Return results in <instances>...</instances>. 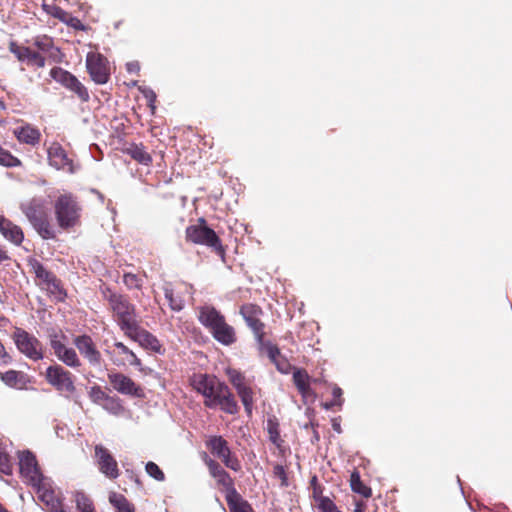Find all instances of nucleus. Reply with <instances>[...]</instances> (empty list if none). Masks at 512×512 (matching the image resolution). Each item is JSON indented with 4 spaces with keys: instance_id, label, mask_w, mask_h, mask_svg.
Instances as JSON below:
<instances>
[{
    "instance_id": "f257e3e1",
    "label": "nucleus",
    "mask_w": 512,
    "mask_h": 512,
    "mask_svg": "<svg viewBox=\"0 0 512 512\" xmlns=\"http://www.w3.org/2000/svg\"><path fill=\"white\" fill-rule=\"evenodd\" d=\"M192 388L204 397V406L210 409L220 408L225 413L234 415L239 406L230 388L215 375L207 373L194 374L190 378Z\"/></svg>"
},
{
    "instance_id": "f03ea898",
    "label": "nucleus",
    "mask_w": 512,
    "mask_h": 512,
    "mask_svg": "<svg viewBox=\"0 0 512 512\" xmlns=\"http://www.w3.org/2000/svg\"><path fill=\"white\" fill-rule=\"evenodd\" d=\"M103 300L107 303L108 310L112 314L113 320L123 333L131 330L138 321L137 308L130 301L126 294L118 293L110 287L105 286L101 289Z\"/></svg>"
},
{
    "instance_id": "7ed1b4c3",
    "label": "nucleus",
    "mask_w": 512,
    "mask_h": 512,
    "mask_svg": "<svg viewBox=\"0 0 512 512\" xmlns=\"http://www.w3.org/2000/svg\"><path fill=\"white\" fill-rule=\"evenodd\" d=\"M82 207L77 197L71 193H64L54 202V214L58 226L63 230H70L80 225Z\"/></svg>"
},
{
    "instance_id": "20e7f679",
    "label": "nucleus",
    "mask_w": 512,
    "mask_h": 512,
    "mask_svg": "<svg viewBox=\"0 0 512 512\" xmlns=\"http://www.w3.org/2000/svg\"><path fill=\"white\" fill-rule=\"evenodd\" d=\"M29 265L31 267V271L35 274L36 285L41 290L46 291L48 296L56 302L65 301L67 293L61 280L36 259L30 260Z\"/></svg>"
},
{
    "instance_id": "39448f33",
    "label": "nucleus",
    "mask_w": 512,
    "mask_h": 512,
    "mask_svg": "<svg viewBox=\"0 0 512 512\" xmlns=\"http://www.w3.org/2000/svg\"><path fill=\"white\" fill-rule=\"evenodd\" d=\"M186 241L197 245L210 247L222 259L225 257V247L216 232L207 226L204 218H199L197 223L190 225L185 230Z\"/></svg>"
},
{
    "instance_id": "423d86ee",
    "label": "nucleus",
    "mask_w": 512,
    "mask_h": 512,
    "mask_svg": "<svg viewBox=\"0 0 512 512\" xmlns=\"http://www.w3.org/2000/svg\"><path fill=\"white\" fill-rule=\"evenodd\" d=\"M20 208L34 229L43 239L55 238V231L51 227L43 201L33 198L30 201L21 204Z\"/></svg>"
},
{
    "instance_id": "0eeeda50",
    "label": "nucleus",
    "mask_w": 512,
    "mask_h": 512,
    "mask_svg": "<svg viewBox=\"0 0 512 512\" xmlns=\"http://www.w3.org/2000/svg\"><path fill=\"white\" fill-rule=\"evenodd\" d=\"M12 339L20 353L32 361L44 358V347L41 341L22 328H16Z\"/></svg>"
},
{
    "instance_id": "6e6552de",
    "label": "nucleus",
    "mask_w": 512,
    "mask_h": 512,
    "mask_svg": "<svg viewBox=\"0 0 512 512\" xmlns=\"http://www.w3.org/2000/svg\"><path fill=\"white\" fill-rule=\"evenodd\" d=\"M45 379L61 393L71 395L76 391L74 375L59 364L51 365L46 369Z\"/></svg>"
},
{
    "instance_id": "1a4fd4ad",
    "label": "nucleus",
    "mask_w": 512,
    "mask_h": 512,
    "mask_svg": "<svg viewBox=\"0 0 512 512\" xmlns=\"http://www.w3.org/2000/svg\"><path fill=\"white\" fill-rule=\"evenodd\" d=\"M106 353L115 366L130 365L136 367L139 372L146 373L141 359L123 342H114L112 349H107Z\"/></svg>"
},
{
    "instance_id": "9d476101",
    "label": "nucleus",
    "mask_w": 512,
    "mask_h": 512,
    "mask_svg": "<svg viewBox=\"0 0 512 512\" xmlns=\"http://www.w3.org/2000/svg\"><path fill=\"white\" fill-rule=\"evenodd\" d=\"M206 446L211 454L219 458L227 468L235 472L241 470L240 461L232 454L228 442L222 436H211L207 440Z\"/></svg>"
},
{
    "instance_id": "9b49d317",
    "label": "nucleus",
    "mask_w": 512,
    "mask_h": 512,
    "mask_svg": "<svg viewBox=\"0 0 512 512\" xmlns=\"http://www.w3.org/2000/svg\"><path fill=\"white\" fill-rule=\"evenodd\" d=\"M50 76L66 89L73 92L81 102L86 103L90 100L88 89L71 72L61 67H54L50 71Z\"/></svg>"
},
{
    "instance_id": "f8f14e48",
    "label": "nucleus",
    "mask_w": 512,
    "mask_h": 512,
    "mask_svg": "<svg viewBox=\"0 0 512 512\" xmlns=\"http://www.w3.org/2000/svg\"><path fill=\"white\" fill-rule=\"evenodd\" d=\"M86 68L92 81L106 84L110 79V65L105 56L98 52H89L86 56Z\"/></svg>"
},
{
    "instance_id": "ddd939ff",
    "label": "nucleus",
    "mask_w": 512,
    "mask_h": 512,
    "mask_svg": "<svg viewBox=\"0 0 512 512\" xmlns=\"http://www.w3.org/2000/svg\"><path fill=\"white\" fill-rule=\"evenodd\" d=\"M240 314L246 324L252 330L259 345H264L265 324L261 321L263 310L260 306L252 303L243 304L240 307Z\"/></svg>"
},
{
    "instance_id": "4468645a",
    "label": "nucleus",
    "mask_w": 512,
    "mask_h": 512,
    "mask_svg": "<svg viewBox=\"0 0 512 512\" xmlns=\"http://www.w3.org/2000/svg\"><path fill=\"white\" fill-rule=\"evenodd\" d=\"M108 381L115 391L135 398H144V389L132 378L121 372L108 373Z\"/></svg>"
},
{
    "instance_id": "2eb2a0df",
    "label": "nucleus",
    "mask_w": 512,
    "mask_h": 512,
    "mask_svg": "<svg viewBox=\"0 0 512 512\" xmlns=\"http://www.w3.org/2000/svg\"><path fill=\"white\" fill-rule=\"evenodd\" d=\"M73 344L90 366H101L103 362L102 354L90 335L82 334L75 336Z\"/></svg>"
},
{
    "instance_id": "dca6fc26",
    "label": "nucleus",
    "mask_w": 512,
    "mask_h": 512,
    "mask_svg": "<svg viewBox=\"0 0 512 512\" xmlns=\"http://www.w3.org/2000/svg\"><path fill=\"white\" fill-rule=\"evenodd\" d=\"M19 469L26 483L32 487L47 478L42 474L35 455L30 451H26L20 456Z\"/></svg>"
},
{
    "instance_id": "f3484780",
    "label": "nucleus",
    "mask_w": 512,
    "mask_h": 512,
    "mask_svg": "<svg viewBox=\"0 0 512 512\" xmlns=\"http://www.w3.org/2000/svg\"><path fill=\"white\" fill-rule=\"evenodd\" d=\"M49 343L51 349L53 350L55 356L64 363L66 366L71 368H79L82 365V362L77 355L74 348L67 347L60 339V336L57 333L50 334Z\"/></svg>"
},
{
    "instance_id": "a211bd4d",
    "label": "nucleus",
    "mask_w": 512,
    "mask_h": 512,
    "mask_svg": "<svg viewBox=\"0 0 512 512\" xmlns=\"http://www.w3.org/2000/svg\"><path fill=\"white\" fill-rule=\"evenodd\" d=\"M95 459L99 471L108 479L114 480L120 475L118 463L111 452L101 444L95 445Z\"/></svg>"
},
{
    "instance_id": "6ab92c4d",
    "label": "nucleus",
    "mask_w": 512,
    "mask_h": 512,
    "mask_svg": "<svg viewBox=\"0 0 512 512\" xmlns=\"http://www.w3.org/2000/svg\"><path fill=\"white\" fill-rule=\"evenodd\" d=\"M129 339L134 342H137L142 348L146 350H151L155 353H161L163 350L162 344L157 339L155 335H153L148 330L142 328L139 325V322L124 333Z\"/></svg>"
},
{
    "instance_id": "aec40b11",
    "label": "nucleus",
    "mask_w": 512,
    "mask_h": 512,
    "mask_svg": "<svg viewBox=\"0 0 512 512\" xmlns=\"http://www.w3.org/2000/svg\"><path fill=\"white\" fill-rule=\"evenodd\" d=\"M8 49L12 54H14L18 61L25 62L28 66L36 68L45 67V56L38 51L32 50L30 47L21 46L15 41H11Z\"/></svg>"
},
{
    "instance_id": "412c9836",
    "label": "nucleus",
    "mask_w": 512,
    "mask_h": 512,
    "mask_svg": "<svg viewBox=\"0 0 512 512\" xmlns=\"http://www.w3.org/2000/svg\"><path fill=\"white\" fill-rule=\"evenodd\" d=\"M206 464L210 475L216 480L219 486H222V490L225 492V499H228L232 496L235 497L238 491L236 490L234 480L229 475V473L226 472L222 466L213 459L207 460Z\"/></svg>"
},
{
    "instance_id": "4be33fe9",
    "label": "nucleus",
    "mask_w": 512,
    "mask_h": 512,
    "mask_svg": "<svg viewBox=\"0 0 512 512\" xmlns=\"http://www.w3.org/2000/svg\"><path fill=\"white\" fill-rule=\"evenodd\" d=\"M47 154L49 164L52 167L71 174L75 172L73 160L68 157L67 152L61 144L53 142L48 148Z\"/></svg>"
},
{
    "instance_id": "5701e85b",
    "label": "nucleus",
    "mask_w": 512,
    "mask_h": 512,
    "mask_svg": "<svg viewBox=\"0 0 512 512\" xmlns=\"http://www.w3.org/2000/svg\"><path fill=\"white\" fill-rule=\"evenodd\" d=\"M191 286L186 283H180L175 286L166 284L164 286L165 298L169 303V307L173 311H181L185 306V296L190 294Z\"/></svg>"
},
{
    "instance_id": "b1692460",
    "label": "nucleus",
    "mask_w": 512,
    "mask_h": 512,
    "mask_svg": "<svg viewBox=\"0 0 512 512\" xmlns=\"http://www.w3.org/2000/svg\"><path fill=\"white\" fill-rule=\"evenodd\" d=\"M292 380L304 403L313 402L316 399V393L311 388L312 379L305 369L294 368ZM316 381V379L313 380V382Z\"/></svg>"
},
{
    "instance_id": "393cba45",
    "label": "nucleus",
    "mask_w": 512,
    "mask_h": 512,
    "mask_svg": "<svg viewBox=\"0 0 512 512\" xmlns=\"http://www.w3.org/2000/svg\"><path fill=\"white\" fill-rule=\"evenodd\" d=\"M33 488L35 489L39 500L44 503L47 510H55L57 507H59V503L62 501L52 487L50 478H46L37 485L33 486Z\"/></svg>"
},
{
    "instance_id": "a878e982",
    "label": "nucleus",
    "mask_w": 512,
    "mask_h": 512,
    "mask_svg": "<svg viewBox=\"0 0 512 512\" xmlns=\"http://www.w3.org/2000/svg\"><path fill=\"white\" fill-rule=\"evenodd\" d=\"M0 233L6 240L17 246L21 245L24 240L22 228L3 215H0Z\"/></svg>"
},
{
    "instance_id": "bb28decb",
    "label": "nucleus",
    "mask_w": 512,
    "mask_h": 512,
    "mask_svg": "<svg viewBox=\"0 0 512 512\" xmlns=\"http://www.w3.org/2000/svg\"><path fill=\"white\" fill-rule=\"evenodd\" d=\"M210 333L216 341L225 346H230L237 341L235 329L226 322L225 317Z\"/></svg>"
},
{
    "instance_id": "cd10ccee",
    "label": "nucleus",
    "mask_w": 512,
    "mask_h": 512,
    "mask_svg": "<svg viewBox=\"0 0 512 512\" xmlns=\"http://www.w3.org/2000/svg\"><path fill=\"white\" fill-rule=\"evenodd\" d=\"M0 379L8 387L18 390L27 389V386L30 383L29 376L26 373L13 369L6 372H0Z\"/></svg>"
},
{
    "instance_id": "c85d7f7f",
    "label": "nucleus",
    "mask_w": 512,
    "mask_h": 512,
    "mask_svg": "<svg viewBox=\"0 0 512 512\" xmlns=\"http://www.w3.org/2000/svg\"><path fill=\"white\" fill-rule=\"evenodd\" d=\"M224 315L220 313L215 307L205 305L198 309V321L211 332L213 328L222 321Z\"/></svg>"
},
{
    "instance_id": "c756f323",
    "label": "nucleus",
    "mask_w": 512,
    "mask_h": 512,
    "mask_svg": "<svg viewBox=\"0 0 512 512\" xmlns=\"http://www.w3.org/2000/svg\"><path fill=\"white\" fill-rule=\"evenodd\" d=\"M14 135L19 142L32 146L37 145L41 139L40 131L29 124L16 128Z\"/></svg>"
},
{
    "instance_id": "7c9ffc66",
    "label": "nucleus",
    "mask_w": 512,
    "mask_h": 512,
    "mask_svg": "<svg viewBox=\"0 0 512 512\" xmlns=\"http://www.w3.org/2000/svg\"><path fill=\"white\" fill-rule=\"evenodd\" d=\"M125 153L139 164L149 166L152 164V156L142 144L132 143L126 147Z\"/></svg>"
},
{
    "instance_id": "2f4dec72",
    "label": "nucleus",
    "mask_w": 512,
    "mask_h": 512,
    "mask_svg": "<svg viewBox=\"0 0 512 512\" xmlns=\"http://www.w3.org/2000/svg\"><path fill=\"white\" fill-rule=\"evenodd\" d=\"M42 9L46 14L58 19L63 23H68L70 21H76L77 23H80L78 18L72 17L70 13L54 3L49 4L44 1L42 3Z\"/></svg>"
},
{
    "instance_id": "473e14b6",
    "label": "nucleus",
    "mask_w": 512,
    "mask_h": 512,
    "mask_svg": "<svg viewBox=\"0 0 512 512\" xmlns=\"http://www.w3.org/2000/svg\"><path fill=\"white\" fill-rule=\"evenodd\" d=\"M33 45L41 54L55 56L59 53V49L55 47L53 39L48 35H38L33 38Z\"/></svg>"
},
{
    "instance_id": "72a5a7b5",
    "label": "nucleus",
    "mask_w": 512,
    "mask_h": 512,
    "mask_svg": "<svg viewBox=\"0 0 512 512\" xmlns=\"http://www.w3.org/2000/svg\"><path fill=\"white\" fill-rule=\"evenodd\" d=\"M109 502L116 512H135V506L123 494L113 492L109 495Z\"/></svg>"
},
{
    "instance_id": "f704fd0d",
    "label": "nucleus",
    "mask_w": 512,
    "mask_h": 512,
    "mask_svg": "<svg viewBox=\"0 0 512 512\" xmlns=\"http://www.w3.org/2000/svg\"><path fill=\"white\" fill-rule=\"evenodd\" d=\"M238 396L241 399V402L244 406L245 412L248 416L252 415L253 406H254V391L250 387V385H244L236 389Z\"/></svg>"
},
{
    "instance_id": "c9c22d12",
    "label": "nucleus",
    "mask_w": 512,
    "mask_h": 512,
    "mask_svg": "<svg viewBox=\"0 0 512 512\" xmlns=\"http://www.w3.org/2000/svg\"><path fill=\"white\" fill-rule=\"evenodd\" d=\"M350 486L354 493H357L365 498H369L372 495V490L361 480L358 471H353L350 476Z\"/></svg>"
},
{
    "instance_id": "e433bc0d",
    "label": "nucleus",
    "mask_w": 512,
    "mask_h": 512,
    "mask_svg": "<svg viewBox=\"0 0 512 512\" xmlns=\"http://www.w3.org/2000/svg\"><path fill=\"white\" fill-rule=\"evenodd\" d=\"M226 502L230 512H254L252 506L239 493L226 499Z\"/></svg>"
},
{
    "instance_id": "4c0bfd02",
    "label": "nucleus",
    "mask_w": 512,
    "mask_h": 512,
    "mask_svg": "<svg viewBox=\"0 0 512 512\" xmlns=\"http://www.w3.org/2000/svg\"><path fill=\"white\" fill-rule=\"evenodd\" d=\"M74 500L77 512H96L93 501L83 492H75Z\"/></svg>"
},
{
    "instance_id": "58836bf2",
    "label": "nucleus",
    "mask_w": 512,
    "mask_h": 512,
    "mask_svg": "<svg viewBox=\"0 0 512 512\" xmlns=\"http://www.w3.org/2000/svg\"><path fill=\"white\" fill-rule=\"evenodd\" d=\"M267 432L269 440L277 447H281L283 440L280 436L279 422L276 417H271L267 420Z\"/></svg>"
},
{
    "instance_id": "ea45409f",
    "label": "nucleus",
    "mask_w": 512,
    "mask_h": 512,
    "mask_svg": "<svg viewBox=\"0 0 512 512\" xmlns=\"http://www.w3.org/2000/svg\"><path fill=\"white\" fill-rule=\"evenodd\" d=\"M310 487L312 489V498L317 503L318 508H321L323 499H330L329 497L323 496L324 487L319 483L318 477L314 475L310 479Z\"/></svg>"
},
{
    "instance_id": "a19ab883",
    "label": "nucleus",
    "mask_w": 512,
    "mask_h": 512,
    "mask_svg": "<svg viewBox=\"0 0 512 512\" xmlns=\"http://www.w3.org/2000/svg\"><path fill=\"white\" fill-rule=\"evenodd\" d=\"M226 375H227L230 383L235 388V390L238 389L239 387L249 384L246 380L245 375L237 369L227 368Z\"/></svg>"
},
{
    "instance_id": "79ce46f5",
    "label": "nucleus",
    "mask_w": 512,
    "mask_h": 512,
    "mask_svg": "<svg viewBox=\"0 0 512 512\" xmlns=\"http://www.w3.org/2000/svg\"><path fill=\"white\" fill-rule=\"evenodd\" d=\"M260 346L262 348H265V350L268 354V357L271 359L272 362H274L277 365L278 369L281 372L285 373L286 371L283 370L280 367V365L277 363V358L280 356L279 348L276 345H274L273 343H271L270 341H266L265 339H264V345H260Z\"/></svg>"
},
{
    "instance_id": "37998d69",
    "label": "nucleus",
    "mask_w": 512,
    "mask_h": 512,
    "mask_svg": "<svg viewBox=\"0 0 512 512\" xmlns=\"http://www.w3.org/2000/svg\"><path fill=\"white\" fill-rule=\"evenodd\" d=\"M123 283L129 290L141 289L143 285L142 279L133 273H125L123 275Z\"/></svg>"
},
{
    "instance_id": "c03bdc74",
    "label": "nucleus",
    "mask_w": 512,
    "mask_h": 512,
    "mask_svg": "<svg viewBox=\"0 0 512 512\" xmlns=\"http://www.w3.org/2000/svg\"><path fill=\"white\" fill-rule=\"evenodd\" d=\"M145 470H146L147 474L150 477L154 478L155 480H157V481L165 480L164 472L160 469V467L156 463L149 461L145 466Z\"/></svg>"
},
{
    "instance_id": "a18cd8bd",
    "label": "nucleus",
    "mask_w": 512,
    "mask_h": 512,
    "mask_svg": "<svg viewBox=\"0 0 512 512\" xmlns=\"http://www.w3.org/2000/svg\"><path fill=\"white\" fill-rule=\"evenodd\" d=\"M0 472L6 475L12 474V463L10 456L0 447Z\"/></svg>"
},
{
    "instance_id": "49530a36",
    "label": "nucleus",
    "mask_w": 512,
    "mask_h": 512,
    "mask_svg": "<svg viewBox=\"0 0 512 512\" xmlns=\"http://www.w3.org/2000/svg\"><path fill=\"white\" fill-rule=\"evenodd\" d=\"M20 162L19 160L13 156L9 151L4 150L0 147V164L7 166V167H13L18 165Z\"/></svg>"
},
{
    "instance_id": "de8ad7c7",
    "label": "nucleus",
    "mask_w": 512,
    "mask_h": 512,
    "mask_svg": "<svg viewBox=\"0 0 512 512\" xmlns=\"http://www.w3.org/2000/svg\"><path fill=\"white\" fill-rule=\"evenodd\" d=\"M90 398L93 402L99 403L106 400H112V398L102 390L100 386H93L90 390Z\"/></svg>"
},
{
    "instance_id": "09e8293b",
    "label": "nucleus",
    "mask_w": 512,
    "mask_h": 512,
    "mask_svg": "<svg viewBox=\"0 0 512 512\" xmlns=\"http://www.w3.org/2000/svg\"><path fill=\"white\" fill-rule=\"evenodd\" d=\"M273 475L281 480V486L287 487L289 485L287 472L284 466L276 464L273 468Z\"/></svg>"
},
{
    "instance_id": "8fccbe9b",
    "label": "nucleus",
    "mask_w": 512,
    "mask_h": 512,
    "mask_svg": "<svg viewBox=\"0 0 512 512\" xmlns=\"http://www.w3.org/2000/svg\"><path fill=\"white\" fill-rule=\"evenodd\" d=\"M320 510L321 512H342L338 510L337 506L331 499H323Z\"/></svg>"
},
{
    "instance_id": "3c124183",
    "label": "nucleus",
    "mask_w": 512,
    "mask_h": 512,
    "mask_svg": "<svg viewBox=\"0 0 512 512\" xmlns=\"http://www.w3.org/2000/svg\"><path fill=\"white\" fill-rule=\"evenodd\" d=\"M342 389L338 386H334L333 389H332V396H333V401L334 402H339V408L342 406L343 404V398H342Z\"/></svg>"
},
{
    "instance_id": "603ef678",
    "label": "nucleus",
    "mask_w": 512,
    "mask_h": 512,
    "mask_svg": "<svg viewBox=\"0 0 512 512\" xmlns=\"http://www.w3.org/2000/svg\"><path fill=\"white\" fill-rule=\"evenodd\" d=\"M145 98L148 101V106L151 108V110L154 112L155 110V101H156V94L152 90H148L144 93Z\"/></svg>"
},
{
    "instance_id": "864d4df0",
    "label": "nucleus",
    "mask_w": 512,
    "mask_h": 512,
    "mask_svg": "<svg viewBox=\"0 0 512 512\" xmlns=\"http://www.w3.org/2000/svg\"><path fill=\"white\" fill-rule=\"evenodd\" d=\"M10 257L4 247L0 246V263L9 260Z\"/></svg>"
},
{
    "instance_id": "5fc2aeb1",
    "label": "nucleus",
    "mask_w": 512,
    "mask_h": 512,
    "mask_svg": "<svg viewBox=\"0 0 512 512\" xmlns=\"http://www.w3.org/2000/svg\"><path fill=\"white\" fill-rule=\"evenodd\" d=\"M335 406L339 407V402H334L333 400H331L330 402H325L322 404V407L326 410H330Z\"/></svg>"
},
{
    "instance_id": "6e6d98bb",
    "label": "nucleus",
    "mask_w": 512,
    "mask_h": 512,
    "mask_svg": "<svg viewBox=\"0 0 512 512\" xmlns=\"http://www.w3.org/2000/svg\"><path fill=\"white\" fill-rule=\"evenodd\" d=\"M354 512H365V504L363 502H356Z\"/></svg>"
},
{
    "instance_id": "4d7b16f0",
    "label": "nucleus",
    "mask_w": 512,
    "mask_h": 512,
    "mask_svg": "<svg viewBox=\"0 0 512 512\" xmlns=\"http://www.w3.org/2000/svg\"><path fill=\"white\" fill-rule=\"evenodd\" d=\"M48 511L49 512H67L66 510H64L62 502L59 503V507H57L55 510H48Z\"/></svg>"
},
{
    "instance_id": "13d9d810",
    "label": "nucleus",
    "mask_w": 512,
    "mask_h": 512,
    "mask_svg": "<svg viewBox=\"0 0 512 512\" xmlns=\"http://www.w3.org/2000/svg\"><path fill=\"white\" fill-rule=\"evenodd\" d=\"M332 427L335 431H337L338 433L341 432V427H340V424L337 423L336 421H333V424H332Z\"/></svg>"
},
{
    "instance_id": "bf43d9fd",
    "label": "nucleus",
    "mask_w": 512,
    "mask_h": 512,
    "mask_svg": "<svg viewBox=\"0 0 512 512\" xmlns=\"http://www.w3.org/2000/svg\"><path fill=\"white\" fill-rule=\"evenodd\" d=\"M67 24H69V25L73 26L74 28H80V27H82L81 22H80V23H77L76 21H70V22H68Z\"/></svg>"
},
{
    "instance_id": "052dcab7",
    "label": "nucleus",
    "mask_w": 512,
    "mask_h": 512,
    "mask_svg": "<svg viewBox=\"0 0 512 512\" xmlns=\"http://www.w3.org/2000/svg\"><path fill=\"white\" fill-rule=\"evenodd\" d=\"M0 512H9V511L0 503Z\"/></svg>"
},
{
    "instance_id": "680f3d73",
    "label": "nucleus",
    "mask_w": 512,
    "mask_h": 512,
    "mask_svg": "<svg viewBox=\"0 0 512 512\" xmlns=\"http://www.w3.org/2000/svg\"><path fill=\"white\" fill-rule=\"evenodd\" d=\"M5 108V104L3 101L0 100V109H4Z\"/></svg>"
}]
</instances>
